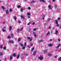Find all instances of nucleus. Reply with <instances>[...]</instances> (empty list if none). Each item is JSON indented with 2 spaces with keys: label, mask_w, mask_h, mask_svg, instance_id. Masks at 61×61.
Returning <instances> with one entry per match:
<instances>
[{
  "label": "nucleus",
  "mask_w": 61,
  "mask_h": 61,
  "mask_svg": "<svg viewBox=\"0 0 61 61\" xmlns=\"http://www.w3.org/2000/svg\"><path fill=\"white\" fill-rule=\"evenodd\" d=\"M38 58L41 60H42L43 59V57L42 56H41L40 57H38Z\"/></svg>",
  "instance_id": "nucleus-1"
},
{
  "label": "nucleus",
  "mask_w": 61,
  "mask_h": 61,
  "mask_svg": "<svg viewBox=\"0 0 61 61\" xmlns=\"http://www.w3.org/2000/svg\"><path fill=\"white\" fill-rule=\"evenodd\" d=\"M27 38L28 39H30V41H32V40L33 39V38H32V37H31L30 38V37H27Z\"/></svg>",
  "instance_id": "nucleus-2"
},
{
  "label": "nucleus",
  "mask_w": 61,
  "mask_h": 61,
  "mask_svg": "<svg viewBox=\"0 0 61 61\" xmlns=\"http://www.w3.org/2000/svg\"><path fill=\"white\" fill-rule=\"evenodd\" d=\"M33 34L34 35V37H36L37 36H36V34L35 32H34L33 33Z\"/></svg>",
  "instance_id": "nucleus-3"
},
{
  "label": "nucleus",
  "mask_w": 61,
  "mask_h": 61,
  "mask_svg": "<svg viewBox=\"0 0 61 61\" xmlns=\"http://www.w3.org/2000/svg\"><path fill=\"white\" fill-rule=\"evenodd\" d=\"M20 17H21L22 19H25V17H24V16H23V15H20Z\"/></svg>",
  "instance_id": "nucleus-4"
},
{
  "label": "nucleus",
  "mask_w": 61,
  "mask_h": 61,
  "mask_svg": "<svg viewBox=\"0 0 61 61\" xmlns=\"http://www.w3.org/2000/svg\"><path fill=\"white\" fill-rule=\"evenodd\" d=\"M13 18L15 20V21H16V19L17 18L15 16H14L13 17Z\"/></svg>",
  "instance_id": "nucleus-5"
},
{
  "label": "nucleus",
  "mask_w": 61,
  "mask_h": 61,
  "mask_svg": "<svg viewBox=\"0 0 61 61\" xmlns=\"http://www.w3.org/2000/svg\"><path fill=\"white\" fill-rule=\"evenodd\" d=\"M47 52V50L46 49V50H45L44 51V54H46Z\"/></svg>",
  "instance_id": "nucleus-6"
},
{
  "label": "nucleus",
  "mask_w": 61,
  "mask_h": 61,
  "mask_svg": "<svg viewBox=\"0 0 61 61\" xmlns=\"http://www.w3.org/2000/svg\"><path fill=\"white\" fill-rule=\"evenodd\" d=\"M5 12L7 14H9V12L8 10H7L5 11Z\"/></svg>",
  "instance_id": "nucleus-7"
},
{
  "label": "nucleus",
  "mask_w": 61,
  "mask_h": 61,
  "mask_svg": "<svg viewBox=\"0 0 61 61\" xmlns=\"http://www.w3.org/2000/svg\"><path fill=\"white\" fill-rule=\"evenodd\" d=\"M61 46V44H59L56 47V48H59V47Z\"/></svg>",
  "instance_id": "nucleus-8"
},
{
  "label": "nucleus",
  "mask_w": 61,
  "mask_h": 61,
  "mask_svg": "<svg viewBox=\"0 0 61 61\" xmlns=\"http://www.w3.org/2000/svg\"><path fill=\"white\" fill-rule=\"evenodd\" d=\"M9 42L10 43H12V44H13V43H14V42H13V41H9Z\"/></svg>",
  "instance_id": "nucleus-9"
},
{
  "label": "nucleus",
  "mask_w": 61,
  "mask_h": 61,
  "mask_svg": "<svg viewBox=\"0 0 61 61\" xmlns=\"http://www.w3.org/2000/svg\"><path fill=\"white\" fill-rule=\"evenodd\" d=\"M53 46L51 44H49L48 45V46H51L52 47Z\"/></svg>",
  "instance_id": "nucleus-10"
},
{
  "label": "nucleus",
  "mask_w": 61,
  "mask_h": 61,
  "mask_svg": "<svg viewBox=\"0 0 61 61\" xmlns=\"http://www.w3.org/2000/svg\"><path fill=\"white\" fill-rule=\"evenodd\" d=\"M12 28V26H10L9 27V29L10 30H11Z\"/></svg>",
  "instance_id": "nucleus-11"
},
{
  "label": "nucleus",
  "mask_w": 61,
  "mask_h": 61,
  "mask_svg": "<svg viewBox=\"0 0 61 61\" xmlns=\"http://www.w3.org/2000/svg\"><path fill=\"white\" fill-rule=\"evenodd\" d=\"M36 51H35L33 53V55H36Z\"/></svg>",
  "instance_id": "nucleus-12"
},
{
  "label": "nucleus",
  "mask_w": 61,
  "mask_h": 61,
  "mask_svg": "<svg viewBox=\"0 0 61 61\" xmlns=\"http://www.w3.org/2000/svg\"><path fill=\"white\" fill-rule=\"evenodd\" d=\"M19 58V54H18L16 57L17 59H18Z\"/></svg>",
  "instance_id": "nucleus-13"
},
{
  "label": "nucleus",
  "mask_w": 61,
  "mask_h": 61,
  "mask_svg": "<svg viewBox=\"0 0 61 61\" xmlns=\"http://www.w3.org/2000/svg\"><path fill=\"white\" fill-rule=\"evenodd\" d=\"M48 7L50 9H51V6L50 5H49L48 6Z\"/></svg>",
  "instance_id": "nucleus-14"
},
{
  "label": "nucleus",
  "mask_w": 61,
  "mask_h": 61,
  "mask_svg": "<svg viewBox=\"0 0 61 61\" xmlns=\"http://www.w3.org/2000/svg\"><path fill=\"white\" fill-rule=\"evenodd\" d=\"M23 10H24V9L23 8H21L20 9V11L22 12V11H23Z\"/></svg>",
  "instance_id": "nucleus-15"
},
{
  "label": "nucleus",
  "mask_w": 61,
  "mask_h": 61,
  "mask_svg": "<svg viewBox=\"0 0 61 61\" xmlns=\"http://www.w3.org/2000/svg\"><path fill=\"white\" fill-rule=\"evenodd\" d=\"M13 56L15 57V56H16V55L14 53L13 54Z\"/></svg>",
  "instance_id": "nucleus-16"
},
{
  "label": "nucleus",
  "mask_w": 61,
  "mask_h": 61,
  "mask_svg": "<svg viewBox=\"0 0 61 61\" xmlns=\"http://www.w3.org/2000/svg\"><path fill=\"white\" fill-rule=\"evenodd\" d=\"M17 32L18 33L19 32H20V29H17Z\"/></svg>",
  "instance_id": "nucleus-17"
},
{
  "label": "nucleus",
  "mask_w": 61,
  "mask_h": 61,
  "mask_svg": "<svg viewBox=\"0 0 61 61\" xmlns=\"http://www.w3.org/2000/svg\"><path fill=\"white\" fill-rule=\"evenodd\" d=\"M49 34H50V32H48L47 34H46V36H48V35H49Z\"/></svg>",
  "instance_id": "nucleus-18"
},
{
  "label": "nucleus",
  "mask_w": 61,
  "mask_h": 61,
  "mask_svg": "<svg viewBox=\"0 0 61 61\" xmlns=\"http://www.w3.org/2000/svg\"><path fill=\"white\" fill-rule=\"evenodd\" d=\"M43 41V40H40L39 41L38 43H41V42H42Z\"/></svg>",
  "instance_id": "nucleus-19"
},
{
  "label": "nucleus",
  "mask_w": 61,
  "mask_h": 61,
  "mask_svg": "<svg viewBox=\"0 0 61 61\" xmlns=\"http://www.w3.org/2000/svg\"><path fill=\"white\" fill-rule=\"evenodd\" d=\"M48 56H52V54H50V53H48Z\"/></svg>",
  "instance_id": "nucleus-20"
},
{
  "label": "nucleus",
  "mask_w": 61,
  "mask_h": 61,
  "mask_svg": "<svg viewBox=\"0 0 61 61\" xmlns=\"http://www.w3.org/2000/svg\"><path fill=\"white\" fill-rule=\"evenodd\" d=\"M56 24H58V21L57 20H56V22H55Z\"/></svg>",
  "instance_id": "nucleus-21"
},
{
  "label": "nucleus",
  "mask_w": 61,
  "mask_h": 61,
  "mask_svg": "<svg viewBox=\"0 0 61 61\" xmlns=\"http://www.w3.org/2000/svg\"><path fill=\"white\" fill-rule=\"evenodd\" d=\"M31 3H35V1H34L33 0L31 1L30 2Z\"/></svg>",
  "instance_id": "nucleus-22"
},
{
  "label": "nucleus",
  "mask_w": 61,
  "mask_h": 61,
  "mask_svg": "<svg viewBox=\"0 0 61 61\" xmlns=\"http://www.w3.org/2000/svg\"><path fill=\"white\" fill-rule=\"evenodd\" d=\"M34 50V47H33L31 50V52H33V51Z\"/></svg>",
  "instance_id": "nucleus-23"
},
{
  "label": "nucleus",
  "mask_w": 61,
  "mask_h": 61,
  "mask_svg": "<svg viewBox=\"0 0 61 61\" xmlns=\"http://www.w3.org/2000/svg\"><path fill=\"white\" fill-rule=\"evenodd\" d=\"M23 29H24V27H22L21 28V29H20V30L21 31H22V30H23Z\"/></svg>",
  "instance_id": "nucleus-24"
},
{
  "label": "nucleus",
  "mask_w": 61,
  "mask_h": 61,
  "mask_svg": "<svg viewBox=\"0 0 61 61\" xmlns=\"http://www.w3.org/2000/svg\"><path fill=\"white\" fill-rule=\"evenodd\" d=\"M40 2H41V1L43 2L44 3H45V1L44 0H40Z\"/></svg>",
  "instance_id": "nucleus-25"
},
{
  "label": "nucleus",
  "mask_w": 61,
  "mask_h": 61,
  "mask_svg": "<svg viewBox=\"0 0 61 61\" xmlns=\"http://www.w3.org/2000/svg\"><path fill=\"white\" fill-rule=\"evenodd\" d=\"M54 6L55 7V8H56L57 7V5H56V4H55Z\"/></svg>",
  "instance_id": "nucleus-26"
},
{
  "label": "nucleus",
  "mask_w": 61,
  "mask_h": 61,
  "mask_svg": "<svg viewBox=\"0 0 61 61\" xmlns=\"http://www.w3.org/2000/svg\"><path fill=\"white\" fill-rule=\"evenodd\" d=\"M12 59H13L12 56H10V60H12Z\"/></svg>",
  "instance_id": "nucleus-27"
},
{
  "label": "nucleus",
  "mask_w": 61,
  "mask_h": 61,
  "mask_svg": "<svg viewBox=\"0 0 61 61\" xmlns=\"http://www.w3.org/2000/svg\"><path fill=\"white\" fill-rule=\"evenodd\" d=\"M61 19V18H60V17H59L57 19V20H58V21H59Z\"/></svg>",
  "instance_id": "nucleus-28"
},
{
  "label": "nucleus",
  "mask_w": 61,
  "mask_h": 61,
  "mask_svg": "<svg viewBox=\"0 0 61 61\" xmlns=\"http://www.w3.org/2000/svg\"><path fill=\"white\" fill-rule=\"evenodd\" d=\"M24 46H26V42H25L24 43Z\"/></svg>",
  "instance_id": "nucleus-29"
},
{
  "label": "nucleus",
  "mask_w": 61,
  "mask_h": 61,
  "mask_svg": "<svg viewBox=\"0 0 61 61\" xmlns=\"http://www.w3.org/2000/svg\"><path fill=\"white\" fill-rule=\"evenodd\" d=\"M61 60V57H60L58 59V61H59V60Z\"/></svg>",
  "instance_id": "nucleus-30"
},
{
  "label": "nucleus",
  "mask_w": 61,
  "mask_h": 61,
  "mask_svg": "<svg viewBox=\"0 0 61 61\" xmlns=\"http://www.w3.org/2000/svg\"><path fill=\"white\" fill-rule=\"evenodd\" d=\"M2 31H3V32H5V31H6V30H5L4 29H2Z\"/></svg>",
  "instance_id": "nucleus-31"
},
{
  "label": "nucleus",
  "mask_w": 61,
  "mask_h": 61,
  "mask_svg": "<svg viewBox=\"0 0 61 61\" xmlns=\"http://www.w3.org/2000/svg\"><path fill=\"white\" fill-rule=\"evenodd\" d=\"M31 28H29V32H30V31H31Z\"/></svg>",
  "instance_id": "nucleus-32"
},
{
  "label": "nucleus",
  "mask_w": 61,
  "mask_h": 61,
  "mask_svg": "<svg viewBox=\"0 0 61 61\" xmlns=\"http://www.w3.org/2000/svg\"><path fill=\"white\" fill-rule=\"evenodd\" d=\"M0 48L1 49H2V48H3V45H1L0 46Z\"/></svg>",
  "instance_id": "nucleus-33"
},
{
  "label": "nucleus",
  "mask_w": 61,
  "mask_h": 61,
  "mask_svg": "<svg viewBox=\"0 0 61 61\" xmlns=\"http://www.w3.org/2000/svg\"><path fill=\"white\" fill-rule=\"evenodd\" d=\"M20 40H21V38H19L18 39V42H19Z\"/></svg>",
  "instance_id": "nucleus-34"
},
{
  "label": "nucleus",
  "mask_w": 61,
  "mask_h": 61,
  "mask_svg": "<svg viewBox=\"0 0 61 61\" xmlns=\"http://www.w3.org/2000/svg\"><path fill=\"white\" fill-rule=\"evenodd\" d=\"M30 24H31V22H30L29 23H28L27 24L28 25H30Z\"/></svg>",
  "instance_id": "nucleus-35"
},
{
  "label": "nucleus",
  "mask_w": 61,
  "mask_h": 61,
  "mask_svg": "<svg viewBox=\"0 0 61 61\" xmlns=\"http://www.w3.org/2000/svg\"><path fill=\"white\" fill-rule=\"evenodd\" d=\"M0 56H1L3 55V53L2 52H1L0 53Z\"/></svg>",
  "instance_id": "nucleus-36"
},
{
  "label": "nucleus",
  "mask_w": 61,
  "mask_h": 61,
  "mask_svg": "<svg viewBox=\"0 0 61 61\" xmlns=\"http://www.w3.org/2000/svg\"><path fill=\"white\" fill-rule=\"evenodd\" d=\"M6 48L5 47H3V49L4 50H5V49H6Z\"/></svg>",
  "instance_id": "nucleus-37"
},
{
  "label": "nucleus",
  "mask_w": 61,
  "mask_h": 61,
  "mask_svg": "<svg viewBox=\"0 0 61 61\" xmlns=\"http://www.w3.org/2000/svg\"><path fill=\"white\" fill-rule=\"evenodd\" d=\"M21 21H20V20H19L18 21V23H21Z\"/></svg>",
  "instance_id": "nucleus-38"
},
{
  "label": "nucleus",
  "mask_w": 61,
  "mask_h": 61,
  "mask_svg": "<svg viewBox=\"0 0 61 61\" xmlns=\"http://www.w3.org/2000/svg\"><path fill=\"white\" fill-rule=\"evenodd\" d=\"M18 8H21V6L20 5H19L18 6Z\"/></svg>",
  "instance_id": "nucleus-39"
},
{
  "label": "nucleus",
  "mask_w": 61,
  "mask_h": 61,
  "mask_svg": "<svg viewBox=\"0 0 61 61\" xmlns=\"http://www.w3.org/2000/svg\"><path fill=\"white\" fill-rule=\"evenodd\" d=\"M11 36V37H13V36H14V35L12 34Z\"/></svg>",
  "instance_id": "nucleus-40"
},
{
  "label": "nucleus",
  "mask_w": 61,
  "mask_h": 61,
  "mask_svg": "<svg viewBox=\"0 0 61 61\" xmlns=\"http://www.w3.org/2000/svg\"><path fill=\"white\" fill-rule=\"evenodd\" d=\"M57 25H56V26L57 27H58V26H59V25L57 23V24H56Z\"/></svg>",
  "instance_id": "nucleus-41"
},
{
  "label": "nucleus",
  "mask_w": 61,
  "mask_h": 61,
  "mask_svg": "<svg viewBox=\"0 0 61 61\" xmlns=\"http://www.w3.org/2000/svg\"><path fill=\"white\" fill-rule=\"evenodd\" d=\"M22 49H25V46H23V47H22Z\"/></svg>",
  "instance_id": "nucleus-42"
},
{
  "label": "nucleus",
  "mask_w": 61,
  "mask_h": 61,
  "mask_svg": "<svg viewBox=\"0 0 61 61\" xmlns=\"http://www.w3.org/2000/svg\"><path fill=\"white\" fill-rule=\"evenodd\" d=\"M8 38H11V37H10V36H8Z\"/></svg>",
  "instance_id": "nucleus-43"
},
{
  "label": "nucleus",
  "mask_w": 61,
  "mask_h": 61,
  "mask_svg": "<svg viewBox=\"0 0 61 61\" xmlns=\"http://www.w3.org/2000/svg\"><path fill=\"white\" fill-rule=\"evenodd\" d=\"M33 31H36V28H35L33 30Z\"/></svg>",
  "instance_id": "nucleus-44"
},
{
  "label": "nucleus",
  "mask_w": 61,
  "mask_h": 61,
  "mask_svg": "<svg viewBox=\"0 0 61 61\" xmlns=\"http://www.w3.org/2000/svg\"><path fill=\"white\" fill-rule=\"evenodd\" d=\"M20 46H23L24 45L22 44H21L20 45Z\"/></svg>",
  "instance_id": "nucleus-45"
},
{
  "label": "nucleus",
  "mask_w": 61,
  "mask_h": 61,
  "mask_svg": "<svg viewBox=\"0 0 61 61\" xmlns=\"http://www.w3.org/2000/svg\"><path fill=\"white\" fill-rule=\"evenodd\" d=\"M57 33H58V32H55V33H54V34H55V35H58V34H57Z\"/></svg>",
  "instance_id": "nucleus-46"
},
{
  "label": "nucleus",
  "mask_w": 61,
  "mask_h": 61,
  "mask_svg": "<svg viewBox=\"0 0 61 61\" xmlns=\"http://www.w3.org/2000/svg\"><path fill=\"white\" fill-rule=\"evenodd\" d=\"M27 47H28V48H30V46L29 45H28L27 46Z\"/></svg>",
  "instance_id": "nucleus-47"
},
{
  "label": "nucleus",
  "mask_w": 61,
  "mask_h": 61,
  "mask_svg": "<svg viewBox=\"0 0 61 61\" xmlns=\"http://www.w3.org/2000/svg\"><path fill=\"white\" fill-rule=\"evenodd\" d=\"M12 11V9H10V12H11V11Z\"/></svg>",
  "instance_id": "nucleus-48"
},
{
  "label": "nucleus",
  "mask_w": 61,
  "mask_h": 61,
  "mask_svg": "<svg viewBox=\"0 0 61 61\" xmlns=\"http://www.w3.org/2000/svg\"><path fill=\"white\" fill-rule=\"evenodd\" d=\"M28 9H29V10H30V9H31V8H30V7H28Z\"/></svg>",
  "instance_id": "nucleus-49"
},
{
  "label": "nucleus",
  "mask_w": 61,
  "mask_h": 61,
  "mask_svg": "<svg viewBox=\"0 0 61 61\" xmlns=\"http://www.w3.org/2000/svg\"><path fill=\"white\" fill-rule=\"evenodd\" d=\"M2 8L3 9H5V7H4V6H2Z\"/></svg>",
  "instance_id": "nucleus-50"
},
{
  "label": "nucleus",
  "mask_w": 61,
  "mask_h": 61,
  "mask_svg": "<svg viewBox=\"0 0 61 61\" xmlns=\"http://www.w3.org/2000/svg\"><path fill=\"white\" fill-rule=\"evenodd\" d=\"M5 60H6V57H5Z\"/></svg>",
  "instance_id": "nucleus-51"
},
{
  "label": "nucleus",
  "mask_w": 61,
  "mask_h": 61,
  "mask_svg": "<svg viewBox=\"0 0 61 61\" xmlns=\"http://www.w3.org/2000/svg\"><path fill=\"white\" fill-rule=\"evenodd\" d=\"M28 15H30V13H28Z\"/></svg>",
  "instance_id": "nucleus-52"
},
{
  "label": "nucleus",
  "mask_w": 61,
  "mask_h": 61,
  "mask_svg": "<svg viewBox=\"0 0 61 61\" xmlns=\"http://www.w3.org/2000/svg\"><path fill=\"white\" fill-rule=\"evenodd\" d=\"M35 24V22H34L32 24V25H34Z\"/></svg>",
  "instance_id": "nucleus-53"
},
{
  "label": "nucleus",
  "mask_w": 61,
  "mask_h": 61,
  "mask_svg": "<svg viewBox=\"0 0 61 61\" xmlns=\"http://www.w3.org/2000/svg\"><path fill=\"white\" fill-rule=\"evenodd\" d=\"M51 28V26H49V29H50Z\"/></svg>",
  "instance_id": "nucleus-54"
},
{
  "label": "nucleus",
  "mask_w": 61,
  "mask_h": 61,
  "mask_svg": "<svg viewBox=\"0 0 61 61\" xmlns=\"http://www.w3.org/2000/svg\"><path fill=\"white\" fill-rule=\"evenodd\" d=\"M55 32L56 33H58V31L57 30L55 31Z\"/></svg>",
  "instance_id": "nucleus-55"
},
{
  "label": "nucleus",
  "mask_w": 61,
  "mask_h": 61,
  "mask_svg": "<svg viewBox=\"0 0 61 61\" xmlns=\"http://www.w3.org/2000/svg\"><path fill=\"white\" fill-rule=\"evenodd\" d=\"M33 45V43H32L30 45V46H32Z\"/></svg>",
  "instance_id": "nucleus-56"
},
{
  "label": "nucleus",
  "mask_w": 61,
  "mask_h": 61,
  "mask_svg": "<svg viewBox=\"0 0 61 61\" xmlns=\"http://www.w3.org/2000/svg\"><path fill=\"white\" fill-rule=\"evenodd\" d=\"M45 15H43L42 16V17L43 18H45Z\"/></svg>",
  "instance_id": "nucleus-57"
},
{
  "label": "nucleus",
  "mask_w": 61,
  "mask_h": 61,
  "mask_svg": "<svg viewBox=\"0 0 61 61\" xmlns=\"http://www.w3.org/2000/svg\"><path fill=\"white\" fill-rule=\"evenodd\" d=\"M57 11H59V9L58 8V9H57Z\"/></svg>",
  "instance_id": "nucleus-58"
},
{
  "label": "nucleus",
  "mask_w": 61,
  "mask_h": 61,
  "mask_svg": "<svg viewBox=\"0 0 61 61\" xmlns=\"http://www.w3.org/2000/svg\"><path fill=\"white\" fill-rule=\"evenodd\" d=\"M50 20V18H48V19L47 20H48V21H49Z\"/></svg>",
  "instance_id": "nucleus-59"
},
{
  "label": "nucleus",
  "mask_w": 61,
  "mask_h": 61,
  "mask_svg": "<svg viewBox=\"0 0 61 61\" xmlns=\"http://www.w3.org/2000/svg\"><path fill=\"white\" fill-rule=\"evenodd\" d=\"M55 0H52L53 2H55Z\"/></svg>",
  "instance_id": "nucleus-60"
},
{
  "label": "nucleus",
  "mask_w": 61,
  "mask_h": 61,
  "mask_svg": "<svg viewBox=\"0 0 61 61\" xmlns=\"http://www.w3.org/2000/svg\"><path fill=\"white\" fill-rule=\"evenodd\" d=\"M57 56H56L55 57V58H57Z\"/></svg>",
  "instance_id": "nucleus-61"
},
{
  "label": "nucleus",
  "mask_w": 61,
  "mask_h": 61,
  "mask_svg": "<svg viewBox=\"0 0 61 61\" xmlns=\"http://www.w3.org/2000/svg\"><path fill=\"white\" fill-rule=\"evenodd\" d=\"M17 46H18L17 45H15V47H17Z\"/></svg>",
  "instance_id": "nucleus-62"
},
{
  "label": "nucleus",
  "mask_w": 61,
  "mask_h": 61,
  "mask_svg": "<svg viewBox=\"0 0 61 61\" xmlns=\"http://www.w3.org/2000/svg\"><path fill=\"white\" fill-rule=\"evenodd\" d=\"M58 40L59 41H60V39H58Z\"/></svg>",
  "instance_id": "nucleus-63"
},
{
  "label": "nucleus",
  "mask_w": 61,
  "mask_h": 61,
  "mask_svg": "<svg viewBox=\"0 0 61 61\" xmlns=\"http://www.w3.org/2000/svg\"><path fill=\"white\" fill-rule=\"evenodd\" d=\"M60 28H61V25L60 26Z\"/></svg>",
  "instance_id": "nucleus-64"
}]
</instances>
